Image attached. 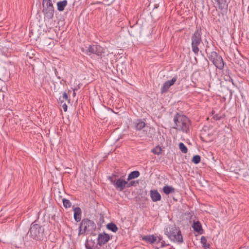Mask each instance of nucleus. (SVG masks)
<instances>
[{"instance_id": "3", "label": "nucleus", "mask_w": 249, "mask_h": 249, "mask_svg": "<svg viewBox=\"0 0 249 249\" xmlns=\"http://www.w3.org/2000/svg\"><path fill=\"white\" fill-rule=\"evenodd\" d=\"M165 234L172 241L181 243L183 237L180 229L175 225H169L164 231Z\"/></svg>"}, {"instance_id": "6", "label": "nucleus", "mask_w": 249, "mask_h": 249, "mask_svg": "<svg viewBox=\"0 0 249 249\" xmlns=\"http://www.w3.org/2000/svg\"><path fill=\"white\" fill-rule=\"evenodd\" d=\"M135 127L137 130L142 129V136H147L149 138L152 137V135L150 133L151 128L147 125L142 120H137L135 122Z\"/></svg>"}, {"instance_id": "21", "label": "nucleus", "mask_w": 249, "mask_h": 249, "mask_svg": "<svg viewBox=\"0 0 249 249\" xmlns=\"http://www.w3.org/2000/svg\"><path fill=\"white\" fill-rule=\"evenodd\" d=\"M218 5L219 9L222 10L227 6V0H214Z\"/></svg>"}, {"instance_id": "37", "label": "nucleus", "mask_w": 249, "mask_h": 249, "mask_svg": "<svg viewBox=\"0 0 249 249\" xmlns=\"http://www.w3.org/2000/svg\"><path fill=\"white\" fill-rule=\"evenodd\" d=\"M91 241H92V242L93 244L94 245V243H95L94 241V240H91Z\"/></svg>"}, {"instance_id": "26", "label": "nucleus", "mask_w": 249, "mask_h": 249, "mask_svg": "<svg viewBox=\"0 0 249 249\" xmlns=\"http://www.w3.org/2000/svg\"><path fill=\"white\" fill-rule=\"evenodd\" d=\"M179 148L181 151L185 154L187 153L188 149L187 147L184 145V144L182 142H180L179 144Z\"/></svg>"}, {"instance_id": "31", "label": "nucleus", "mask_w": 249, "mask_h": 249, "mask_svg": "<svg viewBox=\"0 0 249 249\" xmlns=\"http://www.w3.org/2000/svg\"><path fill=\"white\" fill-rule=\"evenodd\" d=\"M85 248L86 249H94L92 248V247L88 243V240L87 239L85 244Z\"/></svg>"}, {"instance_id": "14", "label": "nucleus", "mask_w": 249, "mask_h": 249, "mask_svg": "<svg viewBox=\"0 0 249 249\" xmlns=\"http://www.w3.org/2000/svg\"><path fill=\"white\" fill-rule=\"evenodd\" d=\"M74 219L76 222H79L81 220V210L79 207H76L73 209Z\"/></svg>"}, {"instance_id": "19", "label": "nucleus", "mask_w": 249, "mask_h": 249, "mask_svg": "<svg viewBox=\"0 0 249 249\" xmlns=\"http://www.w3.org/2000/svg\"><path fill=\"white\" fill-rule=\"evenodd\" d=\"M68 1L67 0L58 1L57 3V10L59 11H63L65 7L67 5Z\"/></svg>"}, {"instance_id": "20", "label": "nucleus", "mask_w": 249, "mask_h": 249, "mask_svg": "<svg viewBox=\"0 0 249 249\" xmlns=\"http://www.w3.org/2000/svg\"><path fill=\"white\" fill-rule=\"evenodd\" d=\"M163 191L165 194L169 195L174 193L175 189L171 186L166 185L163 188Z\"/></svg>"}, {"instance_id": "7", "label": "nucleus", "mask_w": 249, "mask_h": 249, "mask_svg": "<svg viewBox=\"0 0 249 249\" xmlns=\"http://www.w3.org/2000/svg\"><path fill=\"white\" fill-rule=\"evenodd\" d=\"M42 4L44 12L49 16H53L54 9L51 0H43Z\"/></svg>"}, {"instance_id": "9", "label": "nucleus", "mask_w": 249, "mask_h": 249, "mask_svg": "<svg viewBox=\"0 0 249 249\" xmlns=\"http://www.w3.org/2000/svg\"><path fill=\"white\" fill-rule=\"evenodd\" d=\"M111 183L115 187L116 189L120 191H122L126 187L127 181L121 178L116 180L111 179Z\"/></svg>"}, {"instance_id": "23", "label": "nucleus", "mask_w": 249, "mask_h": 249, "mask_svg": "<svg viewBox=\"0 0 249 249\" xmlns=\"http://www.w3.org/2000/svg\"><path fill=\"white\" fill-rule=\"evenodd\" d=\"M207 239L205 236H201V239H200V242H201V244L202 245V246L205 248H209L210 245L209 244H207Z\"/></svg>"}, {"instance_id": "4", "label": "nucleus", "mask_w": 249, "mask_h": 249, "mask_svg": "<svg viewBox=\"0 0 249 249\" xmlns=\"http://www.w3.org/2000/svg\"><path fill=\"white\" fill-rule=\"evenodd\" d=\"M96 229V226L94 221L88 218L82 220L79 227L78 234H83L86 232L92 234Z\"/></svg>"}, {"instance_id": "27", "label": "nucleus", "mask_w": 249, "mask_h": 249, "mask_svg": "<svg viewBox=\"0 0 249 249\" xmlns=\"http://www.w3.org/2000/svg\"><path fill=\"white\" fill-rule=\"evenodd\" d=\"M68 99V96L67 93L65 92L63 93V95L62 96H60L59 98V102L61 103H63L65 100H67Z\"/></svg>"}, {"instance_id": "24", "label": "nucleus", "mask_w": 249, "mask_h": 249, "mask_svg": "<svg viewBox=\"0 0 249 249\" xmlns=\"http://www.w3.org/2000/svg\"><path fill=\"white\" fill-rule=\"evenodd\" d=\"M127 184H126L127 188H129V187H132V186L136 187L139 183V180H131V181H129V182H128L127 180Z\"/></svg>"}, {"instance_id": "2", "label": "nucleus", "mask_w": 249, "mask_h": 249, "mask_svg": "<svg viewBox=\"0 0 249 249\" xmlns=\"http://www.w3.org/2000/svg\"><path fill=\"white\" fill-rule=\"evenodd\" d=\"M28 234L33 239L41 241L46 238L47 233L44 226L33 222L31 225Z\"/></svg>"}, {"instance_id": "32", "label": "nucleus", "mask_w": 249, "mask_h": 249, "mask_svg": "<svg viewBox=\"0 0 249 249\" xmlns=\"http://www.w3.org/2000/svg\"><path fill=\"white\" fill-rule=\"evenodd\" d=\"M222 118V117L218 114H216L213 116V118L216 120H220Z\"/></svg>"}, {"instance_id": "29", "label": "nucleus", "mask_w": 249, "mask_h": 249, "mask_svg": "<svg viewBox=\"0 0 249 249\" xmlns=\"http://www.w3.org/2000/svg\"><path fill=\"white\" fill-rule=\"evenodd\" d=\"M200 160H201L200 156L198 155H195L193 157V158L192 159V161L195 164H198V163L200 162Z\"/></svg>"}, {"instance_id": "33", "label": "nucleus", "mask_w": 249, "mask_h": 249, "mask_svg": "<svg viewBox=\"0 0 249 249\" xmlns=\"http://www.w3.org/2000/svg\"><path fill=\"white\" fill-rule=\"evenodd\" d=\"M62 107H63V109L64 110V111L65 112H66L67 111V105H66V103H64L63 105H62Z\"/></svg>"}, {"instance_id": "36", "label": "nucleus", "mask_w": 249, "mask_h": 249, "mask_svg": "<svg viewBox=\"0 0 249 249\" xmlns=\"http://www.w3.org/2000/svg\"><path fill=\"white\" fill-rule=\"evenodd\" d=\"M75 94H76V93H75V92L74 91L73 93V95L74 96L75 95Z\"/></svg>"}, {"instance_id": "8", "label": "nucleus", "mask_w": 249, "mask_h": 249, "mask_svg": "<svg viewBox=\"0 0 249 249\" xmlns=\"http://www.w3.org/2000/svg\"><path fill=\"white\" fill-rule=\"evenodd\" d=\"M103 53V48L97 45H89L87 50V54L89 55L93 53L96 54L97 55H100Z\"/></svg>"}, {"instance_id": "28", "label": "nucleus", "mask_w": 249, "mask_h": 249, "mask_svg": "<svg viewBox=\"0 0 249 249\" xmlns=\"http://www.w3.org/2000/svg\"><path fill=\"white\" fill-rule=\"evenodd\" d=\"M64 207L65 208H70L71 207V203L69 200L66 198H63L62 200Z\"/></svg>"}, {"instance_id": "11", "label": "nucleus", "mask_w": 249, "mask_h": 249, "mask_svg": "<svg viewBox=\"0 0 249 249\" xmlns=\"http://www.w3.org/2000/svg\"><path fill=\"white\" fill-rule=\"evenodd\" d=\"M110 239L109 234L105 232L100 233L97 238V245L102 246L107 243Z\"/></svg>"}, {"instance_id": "35", "label": "nucleus", "mask_w": 249, "mask_h": 249, "mask_svg": "<svg viewBox=\"0 0 249 249\" xmlns=\"http://www.w3.org/2000/svg\"><path fill=\"white\" fill-rule=\"evenodd\" d=\"M158 238L159 239V241H158L159 242H160V240H161V239H162V237L160 235L158 236Z\"/></svg>"}, {"instance_id": "12", "label": "nucleus", "mask_w": 249, "mask_h": 249, "mask_svg": "<svg viewBox=\"0 0 249 249\" xmlns=\"http://www.w3.org/2000/svg\"><path fill=\"white\" fill-rule=\"evenodd\" d=\"M213 64L219 70H223L224 67L225 63L221 56L218 55L214 59V61L212 62Z\"/></svg>"}, {"instance_id": "17", "label": "nucleus", "mask_w": 249, "mask_h": 249, "mask_svg": "<svg viewBox=\"0 0 249 249\" xmlns=\"http://www.w3.org/2000/svg\"><path fill=\"white\" fill-rule=\"evenodd\" d=\"M195 231L199 232L200 233H202L200 232L202 231V228L201 223L199 221H194L193 222V224L192 226Z\"/></svg>"}, {"instance_id": "5", "label": "nucleus", "mask_w": 249, "mask_h": 249, "mask_svg": "<svg viewBox=\"0 0 249 249\" xmlns=\"http://www.w3.org/2000/svg\"><path fill=\"white\" fill-rule=\"evenodd\" d=\"M192 49L193 52L196 55L198 54L199 49L198 46L202 42L201 29H197L191 37Z\"/></svg>"}, {"instance_id": "1", "label": "nucleus", "mask_w": 249, "mask_h": 249, "mask_svg": "<svg viewBox=\"0 0 249 249\" xmlns=\"http://www.w3.org/2000/svg\"><path fill=\"white\" fill-rule=\"evenodd\" d=\"M174 122L175 124L174 128L183 133H188L189 132L191 122L187 116L177 113L174 116Z\"/></svg>"}, {"instance_id": "25", "label": "nucleus", "mask_w": 249, "mask_h": 249, "mask_svg": "<svg viewBox=\"0 0 249 249\" xmlns=\"http://www.w3.org/2000/svg\"><path fill=\"white\" fill-rule=\"evenodd\" d=\"M162 149L160 146H157L152 150V152L154 154L159 155L161 153Z\"/></svg>"}, {"instance_id": "15", "label": "nucleus", "mask_w": 249, "mask_h": 249, "mask_svg": "<svg viewBox=\"0 0 249 249\" xmlns=\"http://www.w3.org/2000/svg\"><path fill=\"white\" fill-rule=\"evenodd\" d=\"M205 52L211 62L214 61V59L219 55L216 52L210 51L208 49H205Z\"/></svg>"}, {"instance_id": "34", "label": "nucleus", "mask_w": 249, "mask_h": 249, "mask_svg": "<svg viewBox=\"0 0 249 249\" xmlns=\"http://www.w3.org/2000/svg\"><path fill=\"white\" fill-rule=\"evenodd\" d=\"M205 42L206 43V49H208L209 50L210 46L208 40H205Z\"/></svg>"}, {"instance_id": "22", "label": "nucleus", "mask_w": 249, "mask_h": 249, "mask_svg": "<svg viewBox=\"0 0 249 249\" xmlns=\"http://www.w3.org/2000/svg\"><path fill=\"white\" fill-rule=\"evenodd\" d=\"M106 227L108 230H110L113 232H116L118 230V228L116 224L112 222L107 224Z\"/></svg>"}, {"instance_id": "18", "label": "nucleus", "mask_w": 249, "mask_h": 249, "mask_svg": "<svg viewBox=\"0 0 249 249\" xmlns=\"http://www.w3.org/2000/svg\"><path fill=\"white\" fill-rule=\"evenodd\" d=\"M140 175V173L138 171H134L131 172L130 174H128L127 180V181L131 180L133 179L136 178H138Z\"/></svg>"}, {"instance_id": "13", "label": "nucleus", "mask_w": 249, "mask_h": 249, "mask_svg": "<svg viewBox=\"0 0 249 249\" xmlns=\"http://www.w3.org/2000/svg\"><path fill=\"white\" fill-rule=\"evenodd\" d=\"M142 240L147 243L153 244L157 240V237L152 235H145L142 237Z\"/></svg>"}, {"instance_id": "30", "label": "nucleus", "mask_w": 249, "mask_h": 249, "mask_svg": "<svg viewBox=\"0 0 249 249\" xmlns=\"http://www.w3.org/2000/svg\"><path fill=\"white\" fill-rule=\"evenodd\" d=\"M224 79L226 81L231 82L232 84L233 85H234V83L232 79L231 78V77L229 75V74H225L224 76Z\"/></svg>"}, {"instance_id": "16", "label": "nucleus", "mask_w": 249, "mask_h": 249, "mask_svg": "<svg viewBox=\"0 0 249 249\" xmlns=\"http://www.w3.org/2000/svg\"><path fill=\"white\" fill-rule=\"evenodd\" d=\"M150 196L154 202L159 201L161 199V196L157 190H151Z\"/></svg>"}, {"instance_id": "10", "label": "nucleus", "mask_w": 249, "mask_h": 249, "mask_svg": "<svg viewBox=\"0 0 249 249\" xmlns=\"http://www.w3.org/2000/svg\"><path fill=\"white\" fill-rule=\"evenodd\" d=\"M177 80V76L173 77L171 80L166 81L160 89L161 93H164L167 92L169 88L173 86Z\"/></svg>"}]
</instances>
